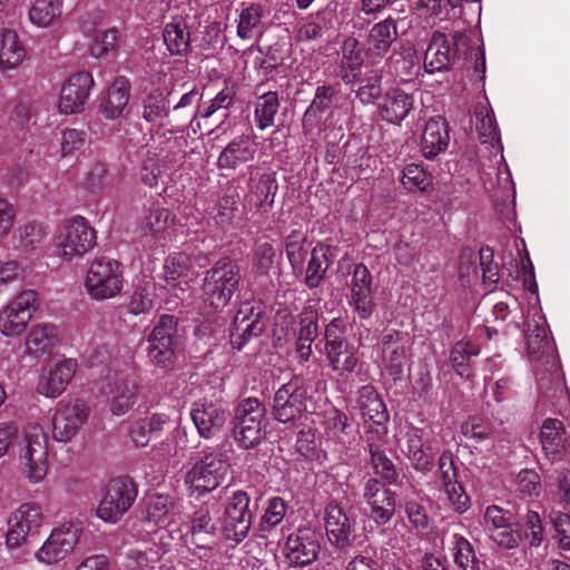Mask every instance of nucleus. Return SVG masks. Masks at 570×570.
Instances as JSON below:
<instances>
[{"mask_svg":"<svg viewBox=\"0 0 570 570\" xmlns=\"http://www.w3.org/2000/svg\"><path fill=\"white\" fill-rule=\"evenodd\" d=\"M325 355L333 372L352 373L357 365L356 351L345 336V325L340 318L332 320L325 328Z\"/></svg>","mask_w":570,"mask_h":570,"instance_id":"obj_11","label":"nucleus"},{"mask_svg":"<svg viewBox=\"0 0 570 570\" xmlns=\"http://www.w3.org/2000/svg\"><path fill=\"white\" fill-rule=\"evenodd\" d=\"M164 273L167 283L181 291L189 288L190 282L197 274L190 257L185 253L170 254L165 261Z\"/></svg>","mask_w":570,"mask_h":570,"instance_id":"obj_33","label":"nucleus"},{"mask_svg":"<svg viewBox=\"0 0 570 570\" xmlns=\"http://www.w3.org/2000/svg\"><path fill=\"white\" fill-rule=\"evenodd\" d=\"M130 97V82L117 77L100 102V111L107 119H117L124 112Z\"/></svg>","mask_w":570,"mask_h":570,"instance_id":"obj_38","label":"nucleus"},{"mask_svg":"<svg viewBox=\"0 0 570 570\" xmlns=\"http://www.w3.org/2000/svg\"><path fill=\"white\" fill-rule=\"evenodd\" d=\"M337 21L335 8L327 6L326 8L309 14L299 26L297 39L299 41H311L323 36L324 30L333 28Z\"/></svg>","mask_w":570,"mask_h":570,"instance_id":"obj_41","label":"nucleus"},{"mask_svg":"<svg viewBox=\"0 0 570 570\" xmlns=\"http://www.w3.org/2000/svg\"><path fill=\"white\" fill-rule=\"evenodd\" d=\"M234 421V438L242 448H254L265 438V409L257 399L243 400Z\"/></svg>","mask_w":570,"mask_h":570,"instance_id":"obj_5","label":"nucleus"},{"mask_svg":"<svg viewBox=\"0 0 570 570\" xmlns=\"http://www.w3.org/2000/svg\"><path fill=\"white\" fill-rule=\"evenodd\" d=\"M111 186L108 169L102 163H95L85 178V187L94 194L102 193Z\"/></svg>","mask_w":570,"mask_h":570,"instance_id":"obj_60","label":"nucleus"},{"mask_svg":"<svg viewBox=\"0 0 570 570\" xmlns=\"http://www.w3.org/2000/svg\"><path fill=\"white\" fill-rule=\"evenodd\" d=\"M397 38V28L392 18L375 23L367 37V49L371 55L384 56Z\"/></svg>","mask_w":570,"mask_h":570,"instance_id":"obj_44","label":"nucleus"},{"mask_svg":"<svg viewBox=\"0 0 570 570\" xmlns=\"http://www.w3.org/2000/svg\"><path fill=\"white\" fill-rule=\"evenodd\" d=\"M226 455L220 451L205 453L186 473L185 483L198 494L210 492L219 487L227 471Z\"/></svg>","mask_w":570,"mask_h":570,"instance_id":"obj_7","label":"nucleus"},{"mask_svg":"<svg viewBox=\"0 0 570 570\" xmlns=\"http://www.w3.org/2000/svg\"><path fill=\"white\" fill-rule=\"evenodd\" d=\"M278 107L279 99L277 94L274 91L266 92L257 99L254 115L261 130H265L274 125Z\"/></svg>","mask_w":570,"mask_h":570,"instance_id":"obj_51","label":"nucleus"},{"mask_svg":"<svg viewBox=\"0 0 570 570\" xmlns=\"http://www.w3.org/2000/svg\"><path fill=\"white\" fill-rule=\"evenodd\" d=\"M249 190L245 196V202L258 212H268L273 204L278 189L276 175L273 171H264L262 174L252 175L249 179Z\"/></svg>","mask_w":570,"mask_h":570,"instance_id":"obj_26","label":"nucleus"},{"mask_svg":"<svg viewBox=\"0 0 570 570\" xmlns=\"http://www.w3.org/2000/svg\"><path fill=\"white\" fill-rule=\"evenodd\" d=\"M175 223V216L165 208H157L147 216L145 229L153 236L159 237Z\"/></svg>","mask_w":570,"mask_h":570,"instance_id":"obj_58","label":"nucleus"},{"mask_svg":"<svg viewBox=\"0 0 570 570\" xmlns=\"http://www.w3.org/2000/svg\"><path fill=\"white\" fill-rule=\"evenodd\" d=\"M306 410V392L296 382L281 386L274 396L273 413L277 421L287 423L299 417Z\"/></svg>","mask_w":570,"mask_h":570,"instance_id":"obj_22","label":"nucleus"},{"mask_svg":"<svg viewBox=\"0 0 570 570\" xmlns=\"http://www.w3.org/2000/svg\"><path fill=\"white\" fill-rule=\"evenodd\" d=\"M407 334L391 331L385 333L377 345V360L383 370L394 379H397L409 358Z\"/></svg>","mask_w":570,"mask_h":570,"instance_id":"obj_16","label":"nucleus"},{"mask_svg":"<svg viewBox=\"0 0 570 570\" xmlns=\"http://www.w3.org/2000/svg\"><path fill=\"white\" fill-rule=\"evenodd\" d=\"M449 141L450 135L445 119L440 116L429 119L421 139L423 156L426 159H433L448 148Z\"/></svg>","mask_w":570,"mask_h":570,"instance_id":"obj_29","label":"nucleus"},{"mask_svg":"<svg viewBox=\"0 0 570 570\" xmlns=\"http://www.w3.org/2000/svg\"><path fill=\"white\" fill-rule=\"evenodd\" d=\"M137 497L136 488L127 478L114 479L106 485L96 509V517L110 524L117 523L130 509Z\"/></svg>","mask_w":570,"mask_h":570,"instance_id":"obj_10","label":"nucleus"},{"mask_svg":"<svg viewBox=\"0 0 570 570\" xmlns=\"http://www.w3.org/2000/svg\"><path fill=\"white\" fill-rule=\"evenodd\" d=\"M452 59V50L446 36L440 31L432 35L425 50L424 68L429 73L446 70Z\"/></svg>","mask_w":570,"mask_h":570,"instance_id":"obj_39","label":"nucleus"},{"mask_svg":"<svg viewBox=\"0 0 570 570\" xmlns=\"http://www.w3.org/2000/svg\"><path fill=\"white\" fill-rule=\"evenodd\" d=\"M191 420L204 439H210L220 432L227 420V413L218 401L200 400L191 407Z\"/></svg>","mask_w":570,"mask_h":570,"instance_id":"obj_21","label":"nucleus"},{"mask_svg":"<svg viewBox=\"0 0 570 570\" xmlns=\"http://www.w3.org/2000/svg\"><path fill=\"white\" fill-rule=\"evenodd\" d=\"M174 510V498L167 494L153 493L146 498L142 520L153 525H166L170 523Z\"/></svg>","mask_w":570,"mask_h":570,"instance_id":"obj_40","label":"nucleus"},{"mask_svg":"<svg viewBox=\"0 0 570 570\" xmlns=\"http://www.w3.org/2000/svg\"><path fill=\"white\" fill-rule=\"evenodd\" d=\"M249 312L248 314L247 311L240 309L234 317L230 344L237 351H240L250 338L259 336L265 328L261 313H253L252 308Z\"/></svg>","mask_w":570,"mask_h":570,"instance_id":"obj_28","label":"nucleus"},{"mask_svg":"<svg viewBox=\"0 0 570 570\" xmlns=\"http://www.w3.org/2000/svg\"><path fill=\"white\" fill-rule=\"evenodd\" d=\"M37 311V294L24 289L12 296L0 308V334L6 337L21 336Z\"/></svg>","mask_w":570,"mask_h":570,"instance_id":"obj_8","label":"nucleus"},{"mask_svg":"<svg viewBox=\"0 0 570 570\" xmlns=\"http://www.w3.org/2000/svg\"><path fill=\"white\" fill-rule=\"evenodd\" d=\"M82 533L79 520L65 522L55 528L41 547L36 551L38 562L55 566L72 553Z\"/></svg>","mask_w":570,"mask_h":570,"instance_id":"obj_6","label":"nucleus"},{"mask_svg":"<svg viewBox=\"0 0 570 570\" xmlns=\"http://www.w3.org/2000/svg\"><path fill=\"white\" fill-rule=\"evenodd\" d=\"M164 42L170 55H185L190 46L189 27L185 19L176 17L164 28Z\"/></svg>","mask_w":570,"mask_h":570,"instance_id":"obj_45","label":"nucleus"},{"mask_svg":"<svg viewBox=\"0 0 570 570\" xmlns=\"http://www.w3.org/2000/svg\"><path fill=\"white\" fill-rule=\"evenodd\" d=\"M45 521L46 517L39 503H22L9 517L6 544L11 549L21 547L30 537L40 532Z\"/></svg>","mask_w":570,"mask_h":570,"instance_id":"obj_12","label":"nucleus"},{"mask_svg":"<svg viewBox=\"0 0 570 570\" xmlns=\"http://www.w3.org/2000/svg\"><path fill=\"white\" fill-rule=\"evenodd\" d=\"M83 286L94 301L104 302L116 297L124 286L121 264L106 256L96 257L89 263Z\"/></svg>","mask_w":570,"mask_h":570,"instance_id":"obj_2","label":"nucleus"},{"mask_svg":"<svg viewBox=\"0 0 570 570\" xmlns=\"http://www.w3.org/2000/svg\"><path fill=\"white\" fill-rule=\"evenodd\" d=\"M18 440V460L22 475L31 483L43 482L48 474V438L43 428L36 422L27 424L21 434L14 422L0 423V460Z\"/></svg>","mask_w":570,"mask_h":570,"instance_id":"obj_1","label":"nucleus"},{"mask_svg":"<svg viewBox=\"0 0 570 570\" xmlns=\"http://www.w3.org/2000/svg\"><path fill=\"white\" fill-rule=\"evenodd\" d=\"M264 8L258 3H250L243 8L237 19V36L243 40H252L263 32Z\"/></svg>","mask_w":570,"mask_h":570,"instance_id":"obj_46","label":"nucleus"},{"mask_svg":"<svg viewBox=\"0 0 570 570\" xmlns=\"http://www.w3.org/2000/svg\"><path fill=\"white\" fill-rule=\"evenodd\" d=\"M511 522L512 514L501 507L493 504L485 508L483 513V527L488 534L509 525Z\"/></svg>","mask_w":570,"mask_h":570,"instance_id":"obj_61","label":"nucleus"},{"mask_svg":"<svg viewBox=\"0 0 570 570\" xmlns=\"http://www.w3.org/2000/svg\"><path fill=\"white\" fill-rule=\"evenodd\" d=\"M454 562L461 570H481V563L478 559L472 544L462 535H453Z\"/></svg>","mask_w":570,"mask_h":570,"instance_id":"obj_52","label":"nucleus"},{"mask_svg":"<svg viewBox=\"0 0 570 570\" xmlns=\"http://www.w3.org/2000/svg\"><path fill=\"white\" fill-rule=\"evenodd\" d=\"M401 450L410 460L414 470L428 473L432 470L435 451L432 444L424 440L423 431L415 426H410L402 441Z\"/></svg>","mask_w":570,"mask_h":570,"instance_id":"obj_23","label":"nucleus"},{"mask_svg":"<svg viewBox=\"0 0 570 570\" xmlns=\"http://www.w3.org/2000/svg\"><path fill=\"white\" fill-rule=\"evenodd\" d=\"M49 236V227L38 220H28L18 226L12 236L14 248L30 254L41 247Z\"/></svg>","mask_w":570,"mask_h":570,"instance_id":"obj_34","label":"nucleus"},{"mask_svg":"<svg viewBox=\"0 0 570 570\" xmlns=\"http://www.w3.org/2000/svg\"><path fill=\"white\" fill-rule=\"evenodd\" d=\"M474 125L481 144L498 145L502 149L500 131L494 112L487 97L474 107Z\"/></svg>","mask_w":570,"mask_h":570,"instance_id":"obj_37","label":"nucleus"},{"mask_svg":"<svg viewBox=\"0 0 570 570\" xmlns=\"http://www.w3.org/2000/svg\"><path fill=\"white\" fill-rule=\"evenodd\" d=\"M368 451L375 473L386 482L394 483L397 479V472L384 450L379 444L372 442L368 444Z\"/></svg>","mask_w":570,"mask_h":570,"instance_id":"obj_56","label":"nucleus"},{"mask_svg":"<svg viewBox=\"0 0 570 570\" xmlns=\"http://www.w3.org/2000/svg\"><path fill=\"white\" fill-rule=\"evenodd\" d=\"M461 433L474 442H483L491 439L493 428L479 417H470L461 424Z\"/></svg>","mask_w":570,"mask_h":570,"instance_id":"obj_62","label":"nucleus"},{"mask_svg":"<svg viewBox=\"0 0 570 570\" xmlns=\"http://www.w3.org/2000/svg\"><path fill=\"white\" fill-rule=\"evenodd\" d=\"M102 391L108 410L114 416L126 415L142 401L139 381L132 374L116 373L108 377Z\"/></svg>","mask_w":570,"mask_h":570,"instance_id":"obj_9","label":"nucleus"},{"mask_svg":"<svg viewBox=\"0 0 570 570\" xmlns=\"http://www.w3.org/2000/svg\"><path fill=\"white\" fill-rule=\"evenodd\" d=\"M239 283L238 266L228 258L219 259L204 277L203 296L213 307L228 304Z\"/></svg>","mask_w":570,"mask_h":570,"instance_id":"obj_4","label":"nucleus"},{"mask_svg":"<svg viewBox=\"0 0 570 570\" xmlns=\"http://www.w3.org/2000/svg\"><path fill=\"white\" fill-rule=\"evenodd\" d=\"M567 431L562 421L548 417L540 429V443L543 454L550 462L562 460L566 452Z\"/></svg>","mask_w":570,"mask_h":570,"instance_id":"obj_27","label":"nucleus"},{"mask_svg":"<svg viewBox=\"0 0 570 570\" xmlns=\"http://www.w3.org/2000/svg\"><path fill=\"white\" fill-rule=\"evenodd\" d=\"M371 508V518L377 524H386L395 512V497L389 492H380L376 499L366 501Z\"/></svg>","mask_w":570,"mask_h":570,"instance_id":"obj_54","label":"nucleus"},{"mask_svg":"<svg viewBox=\"0 0 570 570\" xmlns=\"http://www.w3.org/2000/svg\"><path fill=\"white\" fill-rule=\"evenodd\" d=\"M59 336V328L55 324H37L31 327L26 337V353L37 357L47 355L58 344Z\"/></svg>","mask_w":570,"mask_h":570,"instance_id":"obj_32","label":"nucleus"},{"mask_svg":"<svg viewBox=\"0 0 570 570\" xmlns=\"http://www.w3.org/2000/svg\"><path fill=\"white\" fill-rule=\"evenodd\" d=\"M441 490L445 494V503L450 505L453 511L460 514L468 511L470 508V498L459 482L441 488Z\"/></svg>","mask_w":570,"mask_h":570,"instance_id":"obj_64","label":"nucleus"},{"mask_svg":"<svg viewBox=\"0 0 570 570\" xmlns=\"http://www.w3.org/2000/svg\"><path fill=\"white\" fill-rule=\"evenodd\" d=\"M96 232L88 220L77 216L63 225L55 237L57 255L65 262L83 257L96 246Z\"/></svg>","mask_w":570,"mask_h":570,"instance_id":"obj_3","label":"nucleus"},{"mask_svg":"<svg viewBox=\"0 0 570 570\" xmlns=\"http://www.w3.org/2000/svg\"><path fill=\"white\" fill-rule=\"evenodd\" d=\"M285 250L294 271H302L309 252L307 236L301 230H293L285 239Z\"/></svg>","mask_w":570,"mask_h":570,"instance_id":"obj_50","label":"nucleus"},{"mask_svg":"<svg viewBox=\"0 0 570 570\" xmlns=\"http://www.w3.org/2000/svg\"><path fill=\"white\" fill-rule=\"evenodd\" d=\"M91 413L89 404L80 399L60 401L51 420L52 436L57 442H69L86 424Z\"/></svg>","mask_w":570,"mask_h":570,"instance_id":"obj_14","label":"nucleus"},{"mask_svg":"<svg viewBox=\"0 0 570 570\" xmlns=\"http://www.w3.org/2000/svg\"><path fill=\"white\" fill-rule=\"evenodd\" d=\"M401 183L411 193H428L432 186L431 176L416 164H409L404 167Z\"/></svg>","mask_w":570,"mask_h":570,"instance_id":"obj_53","label":"nucleus"},{"mask_svg":"<svg viewBox=\"0 0 570 570\" xmlns=\"http://www.w3.org/2000/svg\"><path fill=\"white\" fill-rule=\"evenodd\" d=\"M168 92L150 91L144 100L142 118L148 122H154L169 112Z\"/></svg>","mask_w":570,"mask_h":570,"instance_id":"obj_55","label":"nucleus"},{"mask_svg":"<svg viewBox=\"0 0 570 570\" xmlns=\"http://www.w3.org/2000/svg\"><path fill=\"white\" fill-rule=\"evenodd\" d=\"M480 347L470 340H461L454 344L450 353V362L458 375L470 379L473 375L471 360L478 356Z\"/></svg>","mask_w":570,"mask_h":570,"instance_id":"obj_47","label":"nucleus"},{"mask_svg":"<svg viewBox=\"0 0 570 570\" xmlns=\"http://www.w3.org/2000/svg\"><path fill=\"white\" fill-rule=\"evenodd\" d=\"M363 65V55L355 38H347L342 46V61L340 76L344 83L353 85L357 81Z\"/></svg>","mask_w":570,"mask_h":570,"instance_id":"obj_43","label":"nucleus"},{"mask_svg":"<svg viewBox=\"0 0 570 570\" xmlns=\"http://www.w3.org/2000/svg\"><path fill=\"white\" fill-rule=\"evenodd\" d=\"M255 154V142L247 136H239L222 150L217 164L222 169H236L240 165L253 160Z\"/></svg>","mask_w":570,"mask_h":570,"instance_id":"obj_35","label":"nucleus"},{"mask_svg":"<svg viewBox=\"0 0 570 570\" xmlns=\"http://www.w3.org/2000/svg\"><path fill=\"white\" fill-rule=\"evenodd\" d=\"M235 95L234 87L226 83L213 99L198 106L197 114L202 118H208L219 109H227L233 105Z\"/></svg>","mask_w":570,"mask_h":570,"instance_id":"obj_57","label":"nucleus"},{"mask_svg":"<svg viewBox=\"0 0 570 570\" xmlns=\"http://www.w3.org/2000/svg\"><path fill=\"white\" fill-rule=\"evenodd\" d=\"M320 550V534L313 529L304 528L288 535L284 554L291 564L304 567L317 559Z\"/></svg>","mask_w":570,"mask_h":570,"instance_id":"obj_19","label":"nucleus"},{"mask_svg":"<svg viewBox=\"0 0 570 570\" xmlns=\"http://www.w3.org/2000/svg\"><path fill=\"white\" fill-rule=\"evenodd\" d=\"M176 323L171 315H163L148 337L147 356L159 368L171 370L177 360V345L174 340Z\"/></svg>","mask_w":570,"mask_h":570,"instance_id":"obj_13","label":"nucleus"},{"mask_svg":"<svg viewBox=\"0 0 570 570\" xmlns=\"http://www.w3.org/2000/svg\"><path fill=\"white\" fill-rule=\"evenodd\" d=\"M77 368L78 363L73 358H62L53 362L40 374L36 391L45 397L57 399L66 391Z\"/></svg>","mask_w":570,"mask_h":570,"instance_id":"obj_18","label":"nucleus"},{"mask_svg":"<svg viewBox=\"0 0 570 570\" xmlns=\"http://www.w3.org/2000/svg\"><path fill=\"white\" fill-rule=\"evenodd\" d=\"M350 288V305L353 306L361 318L366 320L371 317L375 309V303L373 298L372 276L364 264H357L355 266Z\"/></svg>","mask_w":570,"mask_h":570,"instance_id":"obj_24","label":"nucleus"},{"mask_svg":"<svg viewBox=\"0 0 570 570\" xmlns=\"http://www.w3.org/2000/svg\"><path fill=\"white\" fill-rule=\"evenodd\" d=\"M26 56V48L18 33L9 28H0V72L17 70Z\"/></svg>","mask_w":570,"mask_h":570,"instance_id":"obj_31","label":"nucleus"},{"mask_svg":"<svg viewBox=\"0 0 570 570\" xmlns=\"http://www.w3.org/2000/svg\"><path fill=\"white\" fill-rule=\"evenodd\" d=\"M86 140V132L76 128H66L61 131L59 154L61 157L72 155L79 150Z\"/></svg>","mask_w":570,"mask_h":570,"instance_id":"obj_63","label":"nucleus"},{"mask_svg":"<svg viewBox=\"0 0 570 570\" xmlns=\"http://www.w3.org/2000/svg\"><path fill=\"white\" fill-rule=\"evenodd\" d=\"M335 255L336 249L323 243H318L311 249L304 279L308 288H316L321 285Z\"/></svg>","mask_w":570,"mask_h":570,"instance_id":"obj_36","label":"nucleus"},{"mask_svg":"<svg viewBox=\"0 0 570 570\" xmlns=\"http://www.w3.org/2000/svg\"><path fill=\"white\" fill-rule=\"evenodd\" d=\"M413 104L412 95L401 88H393L384 95L379 112L385 121L400 125L413 109Z\"/></svg>","mask_w":570,"mask_h":570,"instance_id":"obj_30","label":"nucleus"},{"mask_svg":"<svg viewBox=\"0 0 570 570\" xmlns=\"http://www.w3.org/2000/svg\"><path fill=\"white\" fill-rule=\"evenodd\" d=\"M336 94V88L331 85L316 88L314 98L303 116V127L306 132L312 131L320 124L321 115L330 110Z\"/></svg>","mask_w":570,"mask_h":570,"instance_id":"obj_42","label":"nucleus"},{"mask_svg":"<svg viewBox=\"0 0 570 570\" xmlns=\"http://www.w3.org/2000/svg\"><path fill=\"white\" fill-rule=\"evenodd\" d=\"M250 499L245 491H236L229 498L222 518V531L227 540L243 541L252 527Z\"/></svg>","mask_w":570,"mask_h":570,"instance_id":"obj_15","label":"nucleus"},{"mask_svg":"<svg viewBox=\"0 0 570 570\" xmlns=\"http://www.w3.org/2000/svg\"><path fill=\"white\" fill-rule=\"evenodd\" d=\"M62 0H33L28 16L38 28H49L60 17Z\"/></svg>","mask_w":570,"mask_h":570,"instance_id":"obj_48","label":"nucleus"},{"mask_svg":"<svg viewBox=\"0 0 570 570\" xmlns=\"http://www.w3.org/2000/svg\"><path fill=\"white\" fill-rule=\"evenodd\" d=\"M216 524L212 521L207 507H200L194 514L188 533L190 541L198 550V558L210 564L214 570V558L217 556L212 548Z\"/></svg>","mask_w":570,"mask_h":570,"instance_id":"obj_20","label":"nucleus"},{"mask_svg":"<svg viewBox=\"0 0 570 570\" xmlns=\"http://www.w3.org/2000/svg\"><path fill=\"white\" fill-rule=\"evenodd\" d=\"M528 353L532 360H541L544 354L552 351L551 341L544 324L533 322L528 324L527 333Z\"/></svg>","mask_w":570,"mask_h":570,"instance_id":"obj_49","label":"nucleus"},{"mask_svg":"<svg viewBox=\"0 0 570 570\" xmlns=\"http://www.w3.org/2000/svg\"><path fill=\"white\" fill-rule=\"evenodd\" d=\"M324 527L328 541L337 549H346L352 543L353 522L336 502L326 505Z\"/></svg>","mask_w":570,"mask_h":570,"instance_id":"obj_25","label":"nucleus"},{"mask_svg":"<svg viewBox=\"0 0 570 570\" xmlns=\"http://www.w3.org/2000/svg\"><path fill=\"white\" fill-rule=\"evenodd\" d=\"M94 79L90 73L80 71L71 75L62 85L58 110L62 115L80 114L86 109Z\"/></svg>","mask_w":570,"mask_h":570,"instance_id":"obj_17","label":"nucleus"},{"mask_svg":"<svg viewBox=\"0 0 570 570\" xmlns=\"http://www.w3.org/2000/svg\"><path fill=\"white\" fill-rule=\"evenodd\" d=\"M287 511L285 501L279 497H274L268 500L264 514L261 518V529L269 531L278 525Z\"/></svg>","mask_w":570,"mask_h":570,"instance_id":"obj_59","label":"nucleus"}]
</instances>
